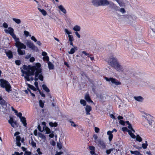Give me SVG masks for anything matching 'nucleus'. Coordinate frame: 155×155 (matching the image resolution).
Returning <instances> with one entry per match:
<instances>
[{"instance_id": "nucleus-1", "label": "nucleus", "mask_w": 155, "mask_h": 155, "mask_svg": "<svg viewBox=\"0 0 155 155\" xmlns=\"http://www.w3.org/2000/svg\"><path fill=\"white\" fill-rule=\"evenodd\" d=\"M0 104L1 106L0 107V111L5 115L8 114L9 112V106H10V105L8 104L7 102L0 96Z\"/></svg>"}, {"instance_id": "nucleus-2", "label": "nucleus", "mask_w": 155, "mask_h": 155, "mask_svg": "<svg viewBox=\"0 0 155 155\" xmlns=\"http://www.w3.org/2000/svg\"><path fill=\"white\" fill-rule=\"evenodd\" d=\"M91 3L94 6L97 7L107 6L109 4L108 0H92Z\"/></svg>"}, {"instance_id": "nucleus-3", "label": "nucleus", "mask_w": 155, "mask_h": 155, "mask_svg": "<svg viewBox=\"0 0 155 155\" xmlns=\"http://www.w3.org/2000/svg\"><path fill=\"white\" fill-rule=\"evenodd\" d=\"M0 82V86L1 87L5 88V90L7 92H9L10 91H11V86L8 81L4 79H1Z\"/></svg>"}, {"instance_id": "nucleus-4", "label": "nucleus", "mask_w": 155, "mask_h": 155, "mask_svg": "<svg viewBox=\"0 0 155 155\" xmlns=\"http://www.w3.org/2000/svg\"><path fill=\"white\" fill-rule=\"evenodd\" d=\"M144 117L145 119V122L143 123V125L148 129H151L152 127V122L153 121L148 120L147 117L146 116H144Z\"/></svg>"}, {"instance_id": "nucleus-5", "label": "nucleus", "mask_w": 155, "mask_h": 155, "mask_svg": "<svg viewBox=\"0 0 155 155\" xmlns=\"http://www.w3.org/2000/svg\"><path fill=\"white\" fill-rule=\"evenodd\" d=\"M117 62L118 61L117 58L113 56L110 57L108 60L109 64L112 67L114 66Z\"/></svg>"}, {"instance_id": "nucleus-6", "label": "nucleus", "mask_w": 155, "mask_h": 155, "mask_svg": "<svg viewBox=\"0 0 155 155\" xmlns=\"http://www.w3.org/2000/svg\"><path fill=\"white\" fill-rule=\"evenodd\" d=\"M36 71V70H34L31 71L28 70L27 71L26 76H24L25 79L28 81H30L29 77L34 75Z\"/></svg>"}, {"instance_id": "nucleus-7", "label": "nucleus", "mask_w": 155, "mask_h": 155, "mask_svg": "<svg viewBox=\"0 0 155 155\" xmlns=\"http://www.w3.org/2000/svg\"><path fill=\"white\" fill-rule=\"evenodd\" d=\"M26 45L28 47L31 48L34 51H38V49L37 47L31 41H28L26 43Z\"/></svg>"}, {"instance_id": "nucleus-8", "label": "nucleus", "mask_w": 155, "mask_h": 155, "mask_svg": "<svg viewBox=\"0 0 155 155\" xmlns=\"http://www.w3.org/2000/svg\"><path fill=\"white\" fill-rule=\"evenodd\" d=\"M22 45H21L20 46H19L17 47H16L18 49H17V52H18V54L19 55H23L24 54H25V50H21V49H25L26 47V46L25 45V46L24 47L23 46H22Z\"/></svg>"}, {"instance_id": "nucleus-9", "label": "nucleus", "mask_w": 155, "mask_h": 155, "mask_svg": "<svg viewBox=\"0 0 155 155\" xmlns=\"http://www.w3.org/2000/svg\"><path fill=\"white\" fill-rule=\"evenodd\" d=\"M41 64L39 63H37L35 64V65L33 66H31L30 65H28L27 66V71L29 70L30 71L34 70H36L39 67H41Z\"/></svg>"}, {"instance_id": "nucleus-10", "label": "nucleus", "mask_w": 155, "mask_h": 155, "mask_svg": "<svg viewBox=\"0 0 155 155\" xmlns=\"http://www.w3.org/2000/svg\"><path fill=\"white\" fill-rule=\"evenodd\" d=\"M21 137L19 136H17L16 137V143L17 146L20 147L21 146V143H20L21 140L22 143H24L25 139L24 138H23L21 140Z\"/></svg>"}, {"instance_id": "nucleus-11", "label": "nucleus", "mask_w": 155, "mask_h": 155, "mask_svg": "<svg viewBox=\"0 0 155 155\" xmlns=\"http://www.w3.org/2000/svg\"><path fill=\"white\" fill-rule=\"evenodd\" d=\"M42 69L40 67H39V68H38L35 72H37L38 74V77L40 81H43L44 80V77L42 75Z\"/></svg>"}, {"instance_id": "nucleus-12", "label": "nucleus", "mask_w": 155, "mask_h": 155, "mask_svg": "<svg viewBox=\"0 0 155 155\" xmlns=\"http://www.w3.org/2000/svg\"><path fill=\"white\" fill-rule=\"evenodd\" d=\"M133 19L131 16L129 15H127L125 16L124 20L128 24H131L133 22Z\"/></svg>"}, {"instance_id": "nucleus-13", "label": "nucleus", "mask_w": 155, "mask_h": 155, "mask_svg": "<svg viewBox=\"0 0 155 155\" xmlns=\"http://www.w3.org/2000/svg\"><path fill=\"white\" fill-rule=\"evenodd\" d=\"M113 67L117 71H122L123 70V67L120 65L118 62H117Z\"/></svg>"}, {"instance_id": "nucleus-14", "label": "nucleus", "mask_w": 155, "mask_h": 155, "mask_svg": "<svg viewBox=\"0 0 155 155\" xmlns=\"http://www.w3.org/2000/svg\"><path fill=\"white\" fill-rule=\"evenodd\" d=\"M14 40L15 41V46L16 47L22 45V46H23L24 47H25V45L20 41L19 38L16 37V38H15Z\"/></svg>"}, {"instance_id": "nucleus-15", "label": "nucleus", "mask_w": 155, "mask_h": 155, "mask_svg": "<svg viewBox=\"0 0 155 155\" xmlns=\"http://www.w3.org/2000/svg\"><path fill=\"white\" fill-rule=\"evenodd\" d=\"M92 108L90 106L87 105L86 106L85 110L86 111V114L88 115L90 114V112Z\"/></svg>"}, {"instance_id": "nucleus-16", "label": "nucleus", "mask_w": 155, "mask_h": 155, "mask_svg": "<svg viewBox=\"0 0 155 155\" xmlns=\"http://www.w3.org/2000/svg\"><path fill=\"white\" fill-rule=\"evenodd\" d=\"M111 83H112V85L113 86V84H114L116 85H118L121 84V83L118 81L117 80H116L115 78H112L111 81Z\"/></svg>"}, {"instance_id": "nucleus-17", "label": "nucleus", "mask_w": 155, "mask_h": 155, "mask_svg": "<svg viewBox=\"0 0 155 155\" xmlns=\"http://www.w3.org/2000/svg\"><path fill=\"white\" fill-rule=\"evenodd\" d=\"M99 146L102 149H104L105 148L106 146L105 143H104L103 141L101 140H99L98 141Z\"/></svg>"}, {"instance_id": "nucleus-18", "label": "nucleus", "mask_w": 155, "mask_h": 155, "mask_svg": "<svg viewBox=\"0 0 155 155\" xmlns=\"http://www.w3.org/2000/svg\"><path fill=\"white\" fill-rule=\"evenodd\" d=\"M8 30L6 29L5 31L6 33H9L10 35L14 33V29L11 27L8 28Z\"/></svg>"}, {"instance_id": "nucleus-19", "label": "nucleus", "mask_w": 155, "mask_h": 155, "mask_svg": "<svg viewBox=\"0 0 155 155\" xmlns=\"http://www.w3.org/2000/svg\"><path fill=\"white\" fill-rule=\"evenodd\" d=\"M20 119L22 123L24 126L25 127H26L27 124L26 118L24 117H21Z\"/></svg>"}, {"instance_id": "nucleus-20", "label": "nucleus", "mask_w": 155, "mask_h": 155, "mask_svg": "<svg viewBox=\"0 0 155 155\" xmlns=\"http://www.w3.org/2000/svg\"><path fill=\"white\" fill-rule=\"evenodd\" d=\"M78 48L76 46L74 47V48H72L70 51H69L68 53L69 54H72L75 53V51L78 50Z\"/></svg>"}, {"instance_id": "nucleus-21", "label": "nucleus", "mask_w": 155, "mask_h": 155, "mask_svg": "<svg viewBox=\"0 0 155 155\" xmlns=\"http://www.w3.org/2000/svg\"><path fill=\"white\" fill-rule=\"evenodd\" d=\"M112 132L109 130L107 132V134L109 136L108 139L110 141H111L113 138V135L112 134Z\"/></svg>"}, {"instance_id": "nucleus-22", "label": "nucleus", "mask_w": 155, "mask_h": 155, "mask_svg": "<svg viewBox=\"0 0 155 155\" xmlns=\"http://www.w3.org/2000/svg\"><path fill=\"white\" fill-rule=\"evenodd\" d=\"M6 54L9 58L11 59L13 58L12 53L11 51H9L8 52H6Z\"/></svg>"}, {"instance_id": "nucleus-23", "label": "nucleus", "mask_w": 155, "mask_h": 155, "mask_svg": "<svg viewBox=\"0 0 155 155\" xmlns=\"http://www.w3.org/2000/svg\"><path fill=\"white\" fill-rule=\"evenodd\" d=\"M134 99L138 101L142 102L143 99L142 97L141 96L134 97Z\"/></svg>"}, {"instance_id": "nucleus-24", "label": "nucleus", "mask_w": 155, "mask_h": 155, "mask_svg": "<svg viewBox=\"0 0 155 155\" xmlns=\"http://www.w3.org/2000/svg\"><path fill=\"white\" fill-rule=\"evenodd\" d=\"M59 9L64 14H66L67 12L66 10L64 8L62 5H60L58 7Z\"/></svg>"}, {"instance_id": "nucleus-25", "label": "nucleus", "mask_w": 155, "mask_h": 155, "mask_svg": "<svg viewBox=\"0 0 155 155\" xmlns=\"http://www.w3.org/2000/svg\"><path fill=\"white\" fill-rule=\"evenodd\" d=\"M85 98L86 101L88 102H93L91 100L88 94L86 95Z\"/></svg>"}, {"instance_id": "nucleus-26", "label": "nucleus", "mask_w": 155, "mask_h": 155, "mask_svg": "<svg viewBox=\"0 0 155 155\" xmlns=\"http://www.w3.org/2000/svg\"><path fill=\"white\" fill-rule=\"evenodd\" d=\"M48 66L49 70L53 69L54 68V64L51 62H49L48 63Z\"/></svg>"}, {"instance_id": "nucleus-27", "label": "nucleus", "mask_w": 155, "mask_h": 155, "mask_svg": "<svg viewBox=\"0 0 155 155\" xmlns=\"http://www.w3.org/2000/svg\"><path fill=\"white\" fill-rule=\"evenodd\" d=\"M26 84L29 88L33 90L34 91H37L36 88H35L33 85H31L28 83H26Z\"/></svg>"}, {"instance_id": "nucleus-28", "label": "nucleus", "mask_w": 155, "mask_h": 155, "mask_svg": "<svg viewBox=\"0 0 155 155\" xmlns=\"http://www.w3.org/2000/svg\"><path fill=\"white\" fill-rule=\"evenodd\" d=\"M42 87L43 89L47 93L50 92V91L49 89L47 87L45 84H43L42 85Z\"/></svg>"}, {"instance_id": "nucleus-29", "label": "nucleus", "mask_w": 155, "mask_h": 155, "mask_svg": "<svg viewBox=\"0 0 155 155\" xmlns=\"http://www.w3.org/2000/svg\"><path fill=\"white\" fill-rule=\"evenodd\" d=\"M73 29L76 32L79 31L81 29L80 26L76 25L73 28Z\"/></svg>"}, {"instance_id": "nucleus-30", "label": "nucleus", "mask_w": 155, "mask_h": 155, "mask_svg": "<svg viewBox=\"0 0 155 155\" xmlns=\"http://www.w3.org/2000/svg\"><path fill=\"white\" fill-rule=\"evenodd\" d=\"M39 137L41 138L42 139L45 140H46V137L42 134L41 133H38Z\"/></svg>"}, {"instance_id": "nucleus-31", "label": "nucleus", "mask_w": 155, "mask_h": 155, "mask_svg": "<svg viewBox=\"0 0 155 155\" xmlns=\"http://www.w3.org/2000/svg\"><path fill=\"white\" fill-rule=\"evenodd\" d=\"M49 124L51 127H56L58 126V124L57 122L53 123L52 122H50L49 123Z\"/></svg>"}, {"instance_id": "nucleus-32", "label": "nucleus", "mask_w": 155, "mask_h": 155, "mask_svg": "<svg viewBox=\"0 0 155 155\" xmlns=\"http://www.w3.org/2000/svg\"><path fill=\"white\" fill-rule=\"evenodd\" d=\"M39 11L41 12L43 15H46L47 14L46 12L44 9H41L39 8H38Z\"/></svg>"}, {"instance_id": "nucleus-33", "label": "nucleus", "mask_w": 155, "mask_h": 155, "mask_svg": "<svg viewBox=\"0 0 155 155\" xmlns=\"http://www.w3.org/2000/svg\"><path fill=\"white\" fill-rule=\"evenodd\" d=\"M12 20L18 24H20L21 22V20L19 19L13 18Z\"/></svg>"}, {"instance_id": "nucleus-34", "label": "nucleus", "mask_w": 155, "mask_h": 155, "mask_svg": "<svg viewBox=\"0 0 155 155\" xmlns=\"http://www.w3.org/2000/svg\"><path fill=\"white\" fill-rule=\"evenodd\" d=\"M130 152L131 154L135 155H139V154H140V152H139L137 150L134 151L130 150Z\"/></svg>"}, {"instance_id": "nucleus-35", "label": "nucleus", "mask_w": 155, "mask_h": 155, "mask_svg": "<svg viewBox=\"0 0 155 155\" xmlns=\"http://www.w3.org/2000/svg\"><path fill=\"white\" fill-rule=\"evenodd\" d=\"M136 139L137 141H138L139 142H141L142 140V138L138 134L137 135L136 137Z\"/></svg>"}, {"instance_id": "nucleus-36", "label": "nucleus", "mask_w": 155, "mask_h": 155, "mask_svg": "<svg viewBox=\"0 0 155 155\" xmlns=\"http://www.w3.org/2000/svg\"><path fill=\"white\" fill-rule=\"evenodd\" d=\"M45 101H43L41 100L39 101V104L41 108H43L44 106Z\"/></svg>"}, {"instance_id": "nucleus-37", "label": "nucleus", "mask_w": 155, "mask_h": 155, "mask_svg": "<svg viewBox=\"0 0 155 155\" xmlns=\"http://www.w3.org/2000/svg\"><path fill=\"white\" fill-rule=\"evenodd\" d=\"M44 130H45L46 131V134H48L50 133L51 130L50 129L47 127H45Z\"/></svg>"}, {"instance_id": "nucleus-38", "label": "nucleus", "mask_w": 155, "mask_h": 155, "mask_svg": "<svg viewBox=\"0 0 155 155\" xmlns=\"http://www.w3.org/2000/svg\"><path fill=\"white\" fill-rule=\"evenodd\" d=\"M128 133L131 138L134 139L136 138V137L135 135L134 134V133L132 132L131 130L129 131V132H128Z\"/></svg>"}, {"instance_id": "nucleus-39", "label": "nucleus", "mask_w": 155, "mask_h": 155, "mask_svg": "<svg viewBox=\"0 0 155 155\" xmlns=\"http://www.w3.org/2000/svg\"><path fill=\"white\" fill-rule=\"evenodd\" d=\"M80 103L82 104L83 106H86V101L84 100L81 99L80 101Z\"/></svg>"}, {"instance_id": "nucleus-40", "label": "nucleus", "mask_w": 155, "mask_h": 155, "mask_svg": "<svg viewBox=\"0 0 155 155\" xmlns=\"http://www.w3.org/2000/svg\"><path fill=\"white\" fill-rule=\"evenodd\" d=\"M30 144L33 147H36V143L33 141L32 139Z\"/></svg>"}, {"instance_id": "nucleus-41", "label": "nucleus", "mask_w": 155, "mask_h": 155, "mask_svg": "<svg viewBox=\"0 0 155 155\" xmlns=\"http://www.w3.org/2000/svg\"><path fill=\"white\" fill-rule=\"evenodd\" d=\"M114 149V148H111L110 149L107 150L106 151V153L108 155L110 154L111 152L113 151Z\"/></svg>"}, {"instance_id": "nucleus-42", "label": "nucleus", "mask_w": 155, "mask_h": 155, "mask_svg": "<svg viewBox=\"0 0 155 155\" xmlns=\"http://www.w3.org/2000/svg\"><path fill=\"white\" fill-rule=\"evenodd\" d=\"M68 37L69 38V41L70 42H72L74 41V39L72 35H68Z\"/></svg>"}, {"instance_id": "nucleus-43", "label": "nucleus", "mask_w": 155, "mask_h": 155, "mask_svg": "<svg viewBox=\"0 0 155 155\" xmlns=\"http://www.w3.org/2000/svg\"><path fill=\"white\" fill-rule=\"evenodd\" d=\"M35 78L34 79V80L35 81H38V80L39 79L38 78V74L37 72H35Z\"/></svg>"}, {"instance_id": "nucleus-44", "label": "nucleus", "mask_w": 155, "mask_h": 155, "mask_svg": "<svg viewBox=\"0 0 155 155\" xmlns=\"http://www.w3.org/2000/svg\"><path fill=\"white\" fill-rule=\"evenodd\" d=\"M57 146L59 150L61 149L62 148V145L60 143H57Z\"/></svg>"}, {"instance_id": "nucleus-45", "label": "nucleus", "mask_w": 155, "mask_h": 155, "mask_svg": "<svg viewBox=\"0 0 155 155\" xmlns=\"http://www.w3.org/2000/svg\"><path fill=\"white\" fill-rule=\"evenodd\" d=\"M137 57L138 55L137 53L136 52H134L132 56V58L134 59H136L137 58Z\"/></svg>"}, {"instance_id": "nucleus-46", "label": "nucleus", "mask_w": 155, "mask_h": 155, "mask_svg": "<svg viewBox=\"0 0 155 155\" xmlns=\"http://www.w3.org/2000/svg\"><path fill=\"white\" fill-rule=\"evenodd\" d=\"M24 34L25 35V36L26 37H27L28 36H29L30 37L31 36V35H29V32L26 31H24Z\"/></svg>"}, {"instance_id": "nucleus-47", "label": "nucleus", "mask_w": 155, "mask_h": 155, "mask_svg": "<svg viewBox=\"0 0 155 155\" xmlns=\"http://www.w3.org/2000/svg\"><path fill=\"white\" fill-rule=\"evenodd\" d=\"M115 4H114L113 2H109V7L111 8H113V6L115 5Z\"/></svg>"}, {"instance_id": "nucleus-48", "label": "nucleus", "mask_w": 155, "mask_h": 155, "mask_svg": "<svg viewBox=\"0 0 155 155\" xmlns=\"http://www.w3.org/2000/svg\"><path fill=\"white\" fill-rule=\"evenodd\" d=\"M147 143H143L142 144V147L144 149H146L147 148Z\"/></svg>"}, {"instance_id": "nucleus-49", "label": "nucleus", "mask_w": 155, "mask_h": 155, "mask_svg": "<svg viewBox=\"0 0 155 155\" xmlns=\"http://www.w3.org/2000/svg\"><path fill=\"white\" fill-rule=\"evenodd\" d=\"M15 64L17 65H19L21 63V61L20 60H17L15 61Z\"/></svg>"}, {"instance_id": "nucleus-50", "label": "nucleus", "mask_w": 155, "mask_h": 155, "mask_svg": "<svg viewBox=\"0 0 155 155\" xmlns=\"http://www.w3.org/2000/svg\"><path fill=\"white\" fill-rule=\"evenodd\" d=\"M122 130L123 131L127 132L128 133L129 131H130V130H128L127 127H122Z\"/></svg>"}, {"instance_id": "nucleus-51", "label": "nucleus", "mask_w": 155, "mask_h": 155, "mask_svg": "<svg viewBox=\"0 0 155 155\" xmlns=\"http://www.w3.org/2000/svg\"><path fill=\"white\" fill-rule=\"evenodd\" d=\"M43 60H46L47 62H48L49 61V58L47 56H46V57H44L43 58Z\"/></svg>"}, {"instance_id": "nucleus-52", "label": "nucleus", "mask_w": 155, "mask_h": 155, "mask_svg": "<svg viewBox=\"0 0 155 155\" xmlns=\"http://www.w3.org/2000/svg\"><path fill=\"white\" fill-rule=\"evenodd\" d=\"M69 121L70 122V123H71V126H73L74 127H76V125L74 124V122L73 121H71L70 120H69Z\"/></svg>"}, {"instance_id": "nucleus-53", "label": "nucleus", "mask_w": 155, "mask_h": 155, "mask_svg": "<svg viewBox=\"0 0 155 155\" xmlns=\"http://www.w3.org/2000/svg\"><path fill=\"white\" fill-rule=\"evenodd\" d=\"M119 8L116 6V5L115 4V5L113 6V9L115 10L116 11H119Z\"/></svg>"}, {"instance_id": "nucleus-54", "label": "nucleus", "mask_w": 155, "mask_h": 155, "mask_svg": "<svg viewBox=\"0 0 155 155\" xmlns=\"http://www.w3.org/2000/svg\"><path fill=\"white\" fill-rule=\"evenodd\" d=\"M8 122L10 124L14 123L13 118L12 117H10V119L8 120Z\"/></svg>"}, {"instance_id": "nucleus-55", "label": "nucleus", "mask_w": 155, "mask_h": 155, "mask_svg": "<svg viewBox=\"0 0 155 155\" xmlns=\"http://www.w3.org/2000/svg\"><path fill=\"white\" fill-rule=\"evenodd\" d=\"M65 31L68 35H70V34H72V32H71L69 31L68 29L66 28L65 29Z\"/></svg>"}, {"instance_id": "nucleus-56", "label": "nucleus", "mask_w": 155, "mask_h": 155, "mask_svg": "<svg viewBox=\"0 0 155 155\" xmlns=\"http://www.w3.org/2000/svg\"><path fill=\"white\" fill-rule=\"evenodd\" d=\"M105 78L107 81H109V82H110V81L111 82L112 78H108L106 77H105Z\"/></svg>"}, {"instance_id": "nucleus-57", "label": "nucleus", "mask_w": 155, "mask_h": 155, "mask_svg": "<svg viewBox=\"0 0 155 155\" xmlns=\"http://www.w3.org/2000/svg\"><path fill=\"white\" fill-rule=\"evenodd\" d=\"M17 115L18 117H19L20 119V118H21V117H23L22 116V114L21 112H19V113H18L17 114Z\"/></svg>"}, {"instance_id": "nucleus-58", "label": "nucleus", "mask_w": 155, "mask_h": 155, "mask_svg": "<svg viewBox=\"0 0 155 155\" xmlns=\"http://www.w3.org/2000/svg\"><path fill=\"white\" fill-rule=\"evenodd\" d=\"M119 123L121 124L124 125L125 123V122L123 120H120L119 121Z\"/></svg>"}, {"instance_id": "nucleus-59", "label": "nucleus", "mask_w": 155, "mask_h": 155, "mask_svg": "<svg viewBox=\"0 0 155 155\" xmlns=\"http://www.w3.org/2000/svg\"><path fill=\"white\" fill-rule=\"evenodd\" d=\"M89 148L91 151L95 150V147L93 146H89Z\"/></svg>"}, {"instance_id": "nucleus-60", "label": "nucleus", "mask_w": 155, "mask_h": 155, "mask_svg": "<svg viewBox=\"0 0 155 155\" xmlns=\"http://www.w3.org/2000/svg\"><path fill=\"white\" fill-rule=\"evenodd\" d=\"M119 11L122 13H124L126 12L125 9L124 8H121Z\"/></svg>"}, {"instance_id": "nucleus-61", "label": "nucleus", "mask_w": 155, "mask_h": 155, "mask_svg": "<svg viewBox=\"0 0 155 155\" xmlns=\"http://www.w3.org/2000/svg\"><path fill=\"white\" fill-rule=\"evenodd\" d=\"M31 39L33 41L35 42H36L37 41V39H36L35 37L33 36H32V37L31 38Z\"/></svg>"}, {"instance_id": "nucleus-62", "label": "nucleus", "mask_w": 155, "mask_h": 155, "mask_svg": "<svg viewBox=\"0 0 155 155\" xmlns=\"http://www.w3.org/2000/svg\"><path fill=\"white\" fill-rule=\"evenodd\" d=\"M29 60L30 62H33L35 61V58L33 57H31L30 58Z\"/></svg>"}, {"instance_id": "nucleus-63", "label": "nucleus", "mask_w": 155, "mask_h": 155, "mask_svg": "<svg viewBox=\"0 0 155 155\" xmlns=\"http://www.w3.org/2000/svg\"><path fill=\"white\" fill-rule=\"evenodd\" d=\"M3 27L5 28H7L8 27V24L5 22H4L3 24Z\"/></svg>"}, {"instance_id": "nucleus-64", "label": "nucleus", "mask_w": 155, "mask_h": 155, "mask_svg": "<svg viewBox=\"0 0 155 155\" xmlns=\"http://www.w3.org/2000/svg\"><path fill=\"white\" fill-rule=\"evenodd\" d=\"M25 154L27 155H30L31 154V152L30 151H25Z\"/></svg>"}]
</instances>
